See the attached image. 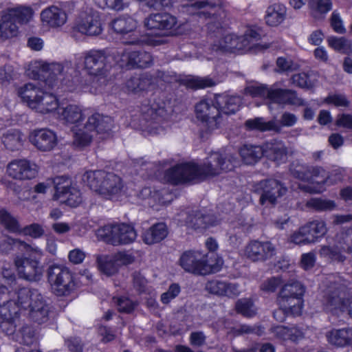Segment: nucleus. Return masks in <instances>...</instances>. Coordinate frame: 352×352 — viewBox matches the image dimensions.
Here are the masks:
<instances>
[{
  "label": "nucleus",
  "instance_id": "f257e3e1",
  "mask_svg": "<svg viewBox=\"0 0 352 352\" xmlns=\"http://www.w3.org/2000/svg\"><path fill=\"white\" fill-rule=\"evenodd\" d=\"M57 115L59 120L71 126L73 144L80 148L89 146L96 135L108 137L113 125L111 117L99 113L89 115L87 109L75 104L59 107Z\"/></svg>",
  "mask_w": 352,
  "mask_h": 352
},
{
  "label": "nucleus",
  "instance_id": "f03ea898",
  "mask_svg": "<svg viewBox=\"0 0 352 352\" xmlns=\"http://www.w3.org/2000/svg\"><path fill=\"white\" fill-rule=\"evenodd\" d=\"M236 164V159L232 156L223 157L219 152H212L201 166L195 163L177 164L166 172L165 179L173 184L202 180L218 175L223 171L230 170Z\"/></svg>",
  "mask_w": 352,
  "mask_h": 352
},
{
  "label": "nucleus",
  "instance_id": "7ed1b4c3",
  "mask_svg": "<svg viewBox=\"0 0 352 352\" xmlns=\"http://www.w3.org/2000/svg\"><path fill=\"white\" fill-rule=\"evenodd\" d=\"M351 287L340 276L330 275L322 300L324 309L333 315H344L352 318V297L349 296Z\"/></svg>",
  "mask_w": 352,
  "mask_h": 352
},
{
  "label": "nucleus",
  "instance_id": "20e7f679",
  "mask_svg": "<svg viewBox=\"0 0 352 352\" xmlns=\"http://www.w3.org/2000/svg\"><path fill=\"white\" fill-rule=\"evenodd\" d=\"M143 25L148 33L141 41L158 45L162 43V38L179 34L183 23L175 16L164 12L148 14L144 18Z\"/></svg>",
  "mask_w": 352,
  "mask_h": 352
},
{
  "label": "nucleus",
  "instance_id": "39448f33",
  "mask_svg": "<svg viewBox=\"0 0 352 352\" xmlns=\"http://www.w3.org/2000/svg\"><path fill=\"white\" fill-rule=\"evenodd\" d=\"M73 68L69 64L46 63L42 61H34L29 65L27 75L34 79L44 78L46 85L54 89L59 85L66 86L72 90L73 78L72 73Z\"/></svg>",
  "mask_w": 352,
  "mask_h": 352
},
{
  "label": "nucleus",
  "instance_id": "423d86ee",
  "mask_svg": "<svg viewBox=\"0 0 352 352\" xmlns=\"http://www.w3.org/2000/svg\"><path fill=\"white\" fill-rule=\"evenodd\" d=\"M82 180L90 189L107 199L120 195L124 187L120 176L102 170L86 171Z\"/></svg>",
  "mask_w": 352,
  "mask_h": 352
},
{
  "label": "nucleus",
  "instance_id": "0eeeda50",
  "mask_svg": "<svg viewBox=\"0 0 352 352\" xmlns=\"http://www.w3.org/2000/svg\"><path fill=\"white\" fill-rule=\"evenodd\" d=\"M245 94L252 97H261L267 98L272 102L292 104L296 106L304 105V101L296 95V92L290 89H283L274 85L267 87L264 85H252L245 89Z\"/></svg>",
  "mask_w": 352,
  "mask_h": 352
},
{
  "label": "nucleus",
  "instance_id": "6e6552de",
  "mask_svg": "<svg viewBox=\"0 0 352 352\" xmlns=\"http://www.w3.org/2000/svg\"><path fill=\"white\" fill-rule=\"evenodd\" d=\"M179 262L184 271L195 275L205 276L221 269L220 265L212 263L208 254L201 251H186L181 255Z\"/></svg>",
  "mask_w": 352,
  "mask_h": 352
},
{
  "label": "nucleus",
  "instance_id": "1a4fd4ad",
  "mask_svg": "<svg viewBox=\"0 0 352 352\" xmlns=\"http://www.w3.org/2000/svg\"><path fill=\"white\" fill-rule=\"evenodd\" d=\"M141 113L146 124V130L153 135L163 133L164 127L162 126L169 116L164 102L154 101L151 104H144L141 107Z\"/></svg>",
  "mask_w": 352,
  "mask_h": 352
},
{
  "label": "nucleus",
  "instance_id": "9d476101",
  "mask_svg": "<svg viewBox=\"0 0 352 352\" xmlns=\"http://www.w3.org/2000/svg\"><path fill=\"white\" fill-rule=\"evenodd\" d=\"M47 274L52 291L56 296H68L74 289V278L67 267L54 264L48 267Z\"/></svg>",
  "mask_w": 352,
  "mask_h": 352
},
{
  "label": "nucleus",
  "instance_id": "9b49d317",
  "mask_svg": "<svg viewBox=\"0 0 352 352\" xmlns=\"http://www.w3.org/2000/svg\"><path fill=\"white\" fill-rule=\"evenodd\" d=\"M98 237L113 245H126L135 241L137 234L134 228L126 223L108 224L97 230Z\"/></svg>",
  "mask_w": 352,
  "mask_h": 352
},
{
  "label": "nucleus",
  "instance_id": "f8f14e48",
  "mask_svg": "<svg viewBox=\"0 0 352 352\" xmlns=\"http://www.w3.org/2000/svg\"><path fill=\"white\" fill-rule=\"evenodd\" d=\"M304 292V287L299 282L296 280L288 282L282 287L279 292L280 306L290 308L294 315L300 314L302 308V296Z\"/></svg>",
  "mask_w": 352,
  "mask_h": 352
},
{
  "label": "nucleus",
  "instance_id": "ddd939ff",
  "mask_svg": "<svg viewBox=\"0 0 352 352\" xmlns=\"http://www.w3.org/2000/svg\"><path fill=\"white\" fill-rule=\"evenodd\" d=\"M320 254L334 261H344L346 259L352 254V228L340 232L336 236L335 245L322 247Z\"/></svg>",
  "mask_w": 352,
  "mask_h": 352
},
{
  "label": "nucleus",
  "instance_id": "4468645a",
  "mask_svg": "<svg viewBox=\"0 0 352 352\" xmlns=\"http://www.w3.org/2000/svg\"><path fill=\"white\" fill-rule=\"evenodd\" d=\"M254 190L260 195V204L268 206L274 205L278 198L286 193L287 188L278 180L269 179L255 184Z\"/></svg>",
  "mask_w": 352,
  "mask_h": 352
},
{
  "label": "nucleus",
  "instance_id": "2eb2a0df",
  "mask_svg": "<svg viewBox=\"0 0 352 352\" xmlns=\"http://www.w3.org/2000/svg\"><path fill=\"white\" fill-rule=\"evenodd\" d=\"M110 58L106 50H89L85 53V69L91 76L104 75L110 67Z\"/></svg>",
  "mask_w": 352,
  "mask_h": 352
},
{
  "label": "nucleus",
  "instance_id": "dca6fc26",
  "mask_svg": "<svg viewBox=\"0 0 352 352\" xmlns=\"http://www.w3.org/2000/svg\"><path fill=\"white\" fill-rule=\"evenodd\" d=\"M74 29L87 36H98L102 32L100 16L92 8L82 12L75 25Z\"/></svg>",
  "mask_w": 352,
  "mask_h": 352
},
{
  "label": "nucleus",
  "instance_id": "f3484780",
  "mask_svg": "<svg viewBox=\"0 0 352 352\" xmlns=\"http://www.w3.org/2000/svg\"><path fill=\"white\" fill-rule=\"evenodd\" d=\"M298 120L296 115L289 112H285L280 118V124H278L275 120L265 122L263 118H256L250 119L245 122V126L250 130H258L260 131H274L279 132L281 126L291 127L294 126Z\"/></svg>",
  "mask_w": 352,
  "mask_h": 352
},
{
  "label": "nucleus",
  "instance_id": "a211bd4d",
  "mask_svg": "<svg viewBox=\"0 0 352 352\" xmlns=\"http://www.w3.org/2000/svg\"><path fill=\"white\" fill-rule=\"evenodd\" d=\"M19 307L12 301L0 306V329L12 339L16 338V327L19 320Z\"/></svg>",
  "mask_w": 352,
  "mask_h": 352
},
{
  "label": "nucleus",
  "instance_id": "6ab92c4d",
  "mask_svg": "<svg viewBox=\"0 0 352 352\" xmlns=\"http://www.w3.org/2000/svg\"><path fill=\"white\" fill-rule=\"evenodd\" d=\"M116 61L121 67L131 69L147 67L151 65L153 59L151 55L146 52L125 50L120 53Z\"/></svg>",
  "mask_w": 352,
  "mask_h": 352
},
{
  "label": "nucleus",
  "instance_id": "aec40b11",
  "mask_svg": "<svg viewBox=\"0 0 352 352\" xmlns=\"http://www.w3.org/2000/svg\"><path fill=\"white\" fill-rule=\"evenodd\" d=\"M197 118L206 122L210 131L219 127L221 121V116H219V110L216 104L208 100L200 101L195 106Z\"/></svg>",
  "mask_w": 352,
  "mask_h": 352
},
{
  "label": "nucleus",
  "instance_id": "412c9836",
  "mask_svg": "<svg viewBox=\"0 0 352 352\" xmlns=\"http://www.w3.org/2000/svg\"><path fill=\"white\" fill-rule=\"evenodd\" d=\"M38 171V166L26 160L12 161L7 166L8 175L18 180L33 179L37 175Z\"/></svg>",
  "mask_w": 352,
  "mask_h": 352
},
{
  "label": "nucleus",
  "instance_id": "4be33fe9",
  "mask_svg": "<svg viewBox=\"0 0 352 352\" xmlns=\"http://www.w3.org/2000/svg\"><path fill=\"white\" fill-rule=\"evenodd\" d=\"M30 142L39 151L48 152L52 151L58 144L56 134L47 129H39L32 131L29 135Z\"/></svg>",
  "mask_w": 352,
  "mask_h": 352
},
{
  "label": "nucleus",
  "instance_id": "5701e85b",
  "mask_svg": "<svg viewBox=\"0 0 352 352\" xmlns=\"http://www.w3.org/2000/svg\"><path fill=\"white\" fill-rule=\"evenodd\" d=\"M276 254V248L270 241H251L245 248V256L252 261H263Z\"/></svg>",
  "mask_w": 352,
  "mask_h": 352
},
{
  "label": "nucleus",
  "instance_id": "b1692460",
  "mask_svg": "<svg viewBox=\"0 0 352 352\" xmlns=\"http://www.w3.org/2000/svg\"><path fill=\"white\" fill-rule=\"evenodd\" d=\"M137 21L130 16H122L114 19L111 23L113 30L121 35H129V38L124 42L127 44H139L143 43L141 39L134 36L133 33L137 28Z\"/></svg>",
  "mask_w": 352,
  "mask_h": 352
},
{
  "label": "nucleus",
  "instance_id": "393cba45",
  "mask_svg": "<svg viewBox=\"0 0 352 352\" xmlns=\"http://www.w3.org/2000/svg\"><path fill=\"white\" fill-rule=\"evenodd\" d=\"M16 267L20 277L30 280H39L42 276V269L39 266V261L31 260L30 258H17L15 260Z\"/></svg>",
  "mask_w": 352,
  "mask_h": 352
},
{
  "label": "nucleus",
  "instance_id": "a878e982",
  "mask_svg": "<svg viewBox=\"0 0 352 352\" xmlns=\"http://www.w3.org/2000/svg\"><path fill=\"white\" fill-rule=\"evenodd\" d=\"M177 220L193 229L205 228L214 226L218 223V221L213 219L212 216L209 214L204 215L199 212L189 213L186 211H182L178 214Z\"/></svg>",
  "mask_w": 352,
  "mask_h": 352
},
{
  "label": "nucleus",
  "instance_id": "bb28decb",
  "mask_svg": "<svg viewBox=\"0 0 352 352\" xmlns=\"http://www.w3.org/2000/svg\"><path fill=\"white\" fill-rule=\"evenodd\" d=\"M67 7H70V4H65L63 8L52 6L45 9L41 13L42 21L52 28L63 25L67 20Z\"/></svg>",
  "mask_w": 352,
  "mask_h": 352
},
{
  "label": "nucleus",
  "instance_id": "cd10ccee",
  "mask_svg": "<svg viewBox=\"0 0 352 352\" xmlns=\"http://www.w3.org/2000/svg\"><path fill=\"white\" fill-rule=\"evenodd\" d=\"M205 289L210 294L230 298L236 296L240 293L239 285L219 279L208 280Z\"/></svg>",
  "mask_w": 352,
  "mask_h": 352
},
{
  "label": "nucleus",
  "instance_id": "c85d7f7f",
  "mask_svg": "<svg viewBox=\"0 0 352 352\" xmlns=\"http://www.w3.org/2000/svg\"><path fill=\"white\" fill-rule=\"evenodd\" d=\"M263 156L277 164L284 163L287 159V148L281 141L266 142L263 145Z\"/></svg>",
  "mask_w": 352,
  "mask_h": 352
},
{
  "label": "nucleus",
  "instance_id": "c756f323",
  "mask_svg": "<svg viewBox=\"0 0 352 352\" xmlns=\"http://www.w3.org/2000/svg\"><path fill=\"white\" fill-rule=\"evenodd\" d=\"M287 8L280 2H274L267 6L264 19L265 23L271 27H277L285 19Z\"/></svg>",
  "mask_w": 352,
  "mask_h": 352
},
{
  "label": "nucleus",
  "instance_id": "7c9ffc66",
  "mask_svg": "<svg viewBox=\"0 0 352 352\" xmlns=\"http://www.w3.org/2000/svg\"><path fill=\"white\" fill-rule=\"evenodd\" d=\"M241 100L239 96L228 95H218L215 98V104L219 110V116L221 113H235L240 107Z\"/></svg>",
  "mask_w": 352,
  "mask_h": 352
},
{
  "label": "nucleus",
  "instance_id": "2f4dec72",
  "mask_svg": "<svg viewBox=\"0 0 352 352\" xmlns=\"http://www.w3.org/2000/svg\"><path fill=\"white\" fill-rule=\"evenodd\" d=\"M154 80L153 77L147 74L133 76L126 80L124 88L129 92L138 93L150 89Z\"/></svg>",
  "mask_w": 352,
  "mask_h": 352
},
{
  "label": "nucleus",
  "instance_id": "473e14b6",
  "mask_svg": "<svg viewBox=\"0 0 352 352\" xmlns=\"http://www.w3.org/2000/svg\"><path fill=\"white\" fill-rule=\"evenodd\" d=\"M326 336L332 345L340 347L352 345V329H333L327 332Z\"/></svg>",
  "mask_w": 352,
  "mask_h": 352
},
{
  "label": "nucleus",
  "instance_id": "72a5a7b5",
  "mask_svg": "<svg viewBox=\"0 0 352 352\" xmlns=\"http://www.w3.org/2000/svg\"><path fill=\"white\" fill-rule=\"evenodd\" d=\"M60 106L56 97L51 94L43 91L36 103H32V109L41 113H47L54 110L58 111Z\"/></svg>",
  "mask_w": 352,
  "mask_h": 352
},
{
  "label": "nucleus",
  "instance_id": "f704fd0d",
  "mask_svg": "<svg viewBox=\"0 0 352 352\" xmlns=\"http://www.w3.org/2000/svg\"><path fill=\"white\" fill-rule=\"evenodd\" d=\"M168 235V228L165 223H158L152 226L146 230L142 234L143 241L151 245L160 242Z\"/></svg>",
  "mask_w": 352,
  "mask_h": 352
},
{
  "label": "nucleus",
  "instance_id": "c9c22d12",
  "mask_svg": "<svg viewBox=\"0 0 352 352\" xmlns=\"http://www.w3.org/2000/svg\"><path fill=\"white\" fill-rule=\"evenodd\" d=\"M239 155L245 164H254L263 156V146L245 144L240 148Z\"/></svg>",
  "mask_w": 352,
  "mask_h": 352
},
{
  "label": "nucleus",
  "instance_id": "e433bc0d",
  "mask_svg": "<svg viewBox=\"0 0 352 352\" xmlns=\"http://www.w3.org/2000/svg\"><path fill=\"white\" fill-rule=\"evenodd\" d=\"M307 235L311 243H315L319 238L322 237L327 232V224L323 220H314L302 226Z\"/></svg>",
  "mask_w": 352,
  "mask_h": 352
},
{
  "label": "nucleus",
  "instance_id": "4c0bfd02",
  "mask_svg": "<svg viewBox=\"0 0 352 352\" xmlns=\"http://www.w3.org/2000/svg\"><path fill=\"white\" fill-rule=\"evenodd\" d=\"M182 85L191 89H204L213 87L216 85L215 81L210 77H199L195 76H179L177 79Z\"/></svg>",
  "mask_w": 352,
  "mask_h": 352
},
{
  "label": "nucleus",
  "instance_id": "58836bf2",
  "mask_svg": "<svg viewBox=\"0 0 352 352\" xmlns=\"http://www.w3.org/2000/svg\"><path fill=\"white\" fill-rule=\"evenodd\" d=\"M34 292L38 291L36 289H30L27 287L20 288L12 294V298L8 301H12L15 303L16 306H18L19 307V311H20V308L30 309L31 307L33 293Z\"/></svg>",
  "mask_w": 352,
  "mask_h": 352
},
{
  "label": "nucleus",
  "instance_id": "ea45409f",
  "mask_svg": "<svg viewBox=\"0 0 352 352\" xmlns=\"http://www.w3.org/2000/svg\"><path fill=\"white\" fill-rule=\"evenodd\" d=\"M43 91L33 83H27L18 90V95L32 109V103H36Z\"/></svg>",
  "mask_w": 352,
  "mask_h": 352
},
{
  "label": "nucleus",
  "instance_id": "a19ab883",
  "mask_svg": "<svg viewBox=\"0 0 352 352\" xmlns=\"http://www.w3.org/2000/svg\"><path fill=\"white\" fill-rule=\"evenodd\" d=\"M24 140V136L21 131L11 129L3 135L2 142L8 149L15 151L22 147Z\"/></svg>",
  "mask_w": 352,
  "mask_h": 352
},
{
  "label": "nucleus",
  "instance_id": "79ce46f5",
  "mask_svg": "<svg viewBox=\"0 0 352 352\" xmlns=\"http://www.w3.org/2000/svg\"><path fill=\"white\" fill-rule=\"evenodd\" d=\"M96 263L98 270L108 276H113L118 272L119 268L111 255H98Z\"/></svg>",
  "mask_w": 352,
  "mask_h": 352
},
{
  "label": "nucleus",
  "instance_id": "37998d69",
  "mask_svg": "<svg viewBox=\"0 0 352 352\" xmlns=\"http://www.w3.org/2000/svg\"><path fill=\"white\" fill-rule=\"evenodd\" d=\"M311 14L315 19H322L331 10V0H308Z\"/></svg>",
  "mask_w": 352,
  "mask_h": 352
},
{
  "label": "nucleus",
  "instance_id": "c03bdc74",
  "mask_svg": "<svg viewBox=\"0 0 352 352\" xmlns=\"http://www.w3.org/2000/svg\"><path fill=\"white\" fill-rule=\"evenodd\" d=\"M18 28L14 21L3 11L0 22V38L8 39L16 36Z\"/></svg>",
  "mask_w": 352,
  "mask_h": 352
},
{
  "label": "nucleus",
  "instance_id": "a18cd8bd",
  "mask_svg": "<svg viewBox=\"0 0 352 352\" xmlns=\"http://www.w3.org/2000/svg\"><path fill=\"white\" fill-rule=\"evenodd\" d=\"M214 47L217 50H221L225 51H231L233 50H242L243 49L241 38L239 37L234 34H226L218 43L215 44Z\"/></svg>",
  "mask_w": 352,
  "mask_h": 352
},
{
  "label": "nucleus",
  "instance_id": "49530a36",
  "mask_svg": "<svg viewBox=\"0 0 352 352\" xmlns=\"http://www.w3.org/2000/svg\"><path fill=\"white\" fill-rule=\"evenodd\" d=\"M4 11L14 21V23H27L32 16V10L28 7L19 6L12 8H8Z\"/></svg>",
  "mask_w": 352,
  "mask_h": 352
},
{
  "label": "nucleus",
  "instance_id": "de8ad7c7",
  "mask_svg": "<svg viewBox=\"0 0 352 352\" xmlns=\"http://www.w3.org/2000/svg\"><path fill=\"white\" fill-rule=\"evenodd\" d=\"M327 43L329 47L337 52L346 54L352 53V41L344 36H329Z\"/></svg>",
  "mask_w": 352,
  "mask_h": 352
},
{
  "label": "nucleus",
  "instance_id": "09e8293b",
  "mask_svg": "<svg viewBox=\"0 0 352 352\" xmlns=\"http://www.w3.org/2000/svg\"><path fill=\"white\" fill-rule=\"evenodd\" d=\"M271 331L276 338L284 340H291L296 342L302 337V333L295 327L288 329L284 326H276L272 327Z\"/></svg>",
  "mask_w": 352,
  "mask_h": 352
},
{
  "label": "nucleus",
  "instance_id": "8fccbe9b",
  "mask_svg": "<svg viewBox=\"0 0 352 352\" xmlns=\"http://www.w3.org/2000/svg\"><path fill=\"white\" fill-rule=\"evenodd\" d=\"M220 7V3H209L207 1H197L188 6L190 9H197L199 11L196 14L199 17H209L214 15L216 10Z\"/></svg>",
  "mask_w": 352,
  "mask_h": 352
},
{
  "label": "nucleus",
  "instance_id": "3c124183",
  "mask_svg": "<svg viewBox=\"0 0 352 352\" xmlns=\"http://www.w3.org/2000/svg\"><path fill=\"white\" fill-rule=\"evenodd\" d=\"M0 224L12 233H18L21 231L17 219L5 208L0 209Z\"/></svg>",
  "mask_w": 352,
  "mask_h": 352
},
{
  "label": "nucleus",
  "instance_id": "603ef678",
  "mask_svg": "<svg viewBox=\"0 0 352 352\" xmlns=\"http://www.w3.org/2000/svg\"><path fill=\"white\" fill-rule=\"evenodd\" d=\"M306 205L318 212L331 211L336 207L333 201L322 198H311L307 201Z\"/></svg>",
  "mask_w": 352,
  "mask_h": 352
},
{
  "label": "nucleus",
  "instance_id": "864d4df0",
  "mask_svg": "<svg viewBox=\"0 0 352 352\" xmlns=\"http://www.w3.org/2000/svg\"><path fill=\"white\" fill-rule=\"evenodd\" d=\"M55 193L54 198L59 200L65 197L67 190L72 187L71 179L65 176H59L54 179Z\"/></svg>",
  "mask_w": 352,
  "mask_h": 352
},
{
  "label": "nucleus",
  "instance_id": "5fc2aeb1",
  "mask_svg": "<svg viewBox=\"0 0 352 352\" xmlns=\"http://www.w3.org/2000/svg\"><path fill=\"white\" fill-rule=\"evenodd\" d=\"M14 340L23 344L31 345L36 340L35 330L30 326H24L16 334Z\"/></svg>",
  "mask_w": 352,
  "mask_h": 352
},
{
  "label": "nucleus",
  "instance_id": "6e6d98bb",
  "mask_svg": "<svg viewBox=\"0 0 352 352\" xmlns=\"http://www.w3.org/2000/svg\"><path fill=\"white\" fill-rule=\"evenodd\" d=\"M236 309L238 313L248 318L253 317L256 314V309L253 302L247 298L239 300L236 303Z\"/></svg>",
  "mask_w": 352,
  "mask_h": 352
},
{
  "label": "nucleus",
  "instance_id": "4d7b16f0",
  "mask_svg": "<svg viewBox=\"0 0 352 352\" xmlns=\"http://www.w3.org/2000/svg\"><path fill=\"white\" fill-rule=\"evenodd\" d=\"M261 37V30L257 26L248 27L243 36H241L243 47H248L252 43L258 41Z\"/></svg>",
  "mask_w": 352,
  "mask_h": 352
},
{
  "label": "nucleus",
  "instance_id": "13d9d810",
  "mask_svg": "<svg viewBox=\"0 0 352 352\" xmlns=\"http://www.w3.org/2000/svg\"><path fill=\"white\" fill-rule=\"evenodd\" d=\"M96 5L102 9L121 11L128 7L126 0H93Z\"/></svg>",
  "mask_w": 352,
  "mask_h": 352
},
{
  "label": "nucleus",
  "instance_id": "bf43d9fd",
  "mask_svg": "<svg viewBox=\"0 0 352 352\" xmlns=\"http://www.w3.org/2000/svg\"><path fill=\"white\" fill-rule=\"evenodd\" d=\"M294 84L302 88H311L315 85L316 79L314 74L300 73L292 76Z\"/></svg>",
  "mask_w": 352,
  "mask_h": 352
},
{
  "label": "nucleus",
  "instance_id": "052dcab7",
  "mask_svg": "<svg viewBox=\"0 0 352 352\" xmlns=\"http://www.w3.org/2000/svg\"><path fill=\"white\" fill-rule=\"evenodd\" d=\"M72 207H76L82 202V197L80 190L76 187H71L65 197L59 199Z\"/></svg>",
  "mask_w": 352,
  "mask_h": 352
},
{
  "label": "nucleus",
  "instance_id": "680f3d73",
  "mask_svg": "<svg viewBox=\"0 0 352 352\" xmlns=\"http://www.w3.org/2000/svg\"><path fill=\"white\" fill-rule=\"evenodd\" d=\"M301 179L316 180L318 183L326 184L323 181L327 178L326 171L321 167L313 166L307 170V175L300 177Z\"/></svg>",
  "mask_w": 352,
  "mask_h": 352
},
{
  "label": "nucleus",
  "instance_id": "e2e57ef3",
  "mask_svg": "<svg viewBox=\"0 0 352 352\" xmlns=\"http://www.w3.org/2000/svg\"><path fill=\"white\" fill-rule=\"evenodd\" d=\"M19 232L23 233L24 235L30 236L32 238L38 239L44 234L45 230L41 224L34 223L21 229Z\"/></svg>",
  "mask_w": 352,
  "mask_h": 352
},
{
  "label": "nucleus",
  "instance_id": "0e129e2a",
  "mask_svg": "<svg viewBox=\"0 0 352 352\" xmlns=\"http://www.w3.org/2000/svg\"><path fill=\"white\" fill-rule=\"evenodd\" d=\"M289 241L296 245H307L311 243L305 230H302V226L300 227L298 230L294 232L290 235Z\"/></svg>",
  "mask_w": 352,
  "mask_h": 352
},
{
  "label": "nucleus",
  "instance_id": "69168bd1",
  "mask_svg": "<svg viewBox=\"0 0 352 352\" xmlns=\"http://www.w3.org/2000/svg\"><path fill=\"white\" fill-rule=\"evenodd\" d=\"M180 292L179 285L177 283H173L166 292L162 294L160 300L163 304H168L179 295Z\"/></svg>",
  "mask_w": 352,
  "mask_h": 352
},
{
  "label": "nucleus",
  "instance_id": "338daca9",
  "mask_svg": "<svg viewBox=\"0 0 352 352\" xmlns=\"http://www.w3.org/2000/svg\"><path fill=\"white\" fill-rule=\"evenodd\" d=\"M41 309V311H38V308H36V309H29V315L30 318L33 321L38 324H42L47 322L50 318V311L48 309H45V307H42Z\"/></svg>",
  "mask_w": 352,
  "mask_h": 352
},
{
  "label": "nucleus",
  "instance_id": "774afa93",
  "mask_svg": "<svg viewBox=\"0 0 352 352\" xmlns=\"http://www.w3.org/2000/svg\"><path fill=\"white\" fill-rule=\"evenodd\" d=\"M331 26L334 32L338 34H344L346 28L344 25L343 21L340 14L337 11H333L330 18Z\"/></svg>",
  "mask_w": 352,
  "mask_h": 352
}]
</instances>
